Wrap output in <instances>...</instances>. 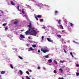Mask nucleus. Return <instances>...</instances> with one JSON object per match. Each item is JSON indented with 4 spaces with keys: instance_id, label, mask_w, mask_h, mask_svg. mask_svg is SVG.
Here are the masks:
<instances>
[{
    "instance_id": "nucleus-31",
    "label": "nucleus",
    "mask_w": 79,
    "mask_h": 79,
    "mask_svg": "<svg viewBox=\"0 0 79 79\" xmlns=\"http://www.w3.org/2000/svg\"><path fill=\"white\" fill-rule=\"evenodd\" d=\"M53 72L55 73V74H56V70H54V71H53Z\"/></svg>"
},
{
    "instance_id": "nucleus-46",
    "label": "nucleus",
    "mask_w": 79,
    "mask_h": 79,
    "mask_svg": "<svg viewBox=\"0 0 79 79\" xmlns=\"http://www.w3.org/2000/svg\"><path fill=\"white\" fill-rule=\"evenodd\" d=\"M40 50H38V53H40Z\"/></svg>"
},
{
    "instance_id": "nucleus-11",
    "label": "nucleus",
    "mask_w": 79,
    "mask_h": 79,
    "mask_svg": "<svg viewBox=\"0 0 79 79\" xmlns=\"http://www.w3.org/2000/svg\"><path fill=\"white\" fill-rule=\"evenodd\" d=\"M48 61L49 63H52V60L51 59H50Z\"/></svg>"
},
{
    "instance_id": "nucleus-29",
    "label": "nucleus",
    "mask_w": 79,
    "mask_h": 79,
    "mask_svg": "<svg viewBox=\"0 0 79 79\" xmlns=\"http://www.w3.org/2000/svg\"><path fill=\"white\" fill-rule=\"evenodd\" d=\"M8 27L7 26H6L5 27V30H7L8 29Z\"/></svg>"
},
{
    "instance_id": "nucleus-26",
    "label": "nucleus",
    "mask_w": 79,
    "mask_h": 79,
    "mask_svg": "<svg viewBox=\"0 0 79 79\" xmlns=\"http://www.w3.org/2000/svg\"><path fill=\"white\" fill-rule=\"evenodd\" d=\"M28 38L29 39H32V38H31V36H29L28 37Z\"/></svg>"
},
{
    "instance_id": "nucleus-12",
    "label": "nucleus",
    "mask_w": 79,
    "mask_h": 79,
    "mask_svg": "<svg viewBox=\"0 0 79 79\" xmlns=\"http://www.w3.org/2000/svg\"><path fill=\"white\" fill-rule=\"evenodd\" d=\"M17 8L18 9V10L19 11H21V10L20 9H19V6H18Z\"/></svg>"
},
{
    "instance_id": "nucleus-54",
    "label": "nucleus",
    "mask_w": 79,
    "mask_h": 79,
    "mask_svg": "<svg viewBox=\"0 0 79 79\" xmlns=\"http://www.w3.org/2000/svg\"><path fill=\"white\" fill-rule=\"evenodd\" d=\"M27 46H28V45H27Z\"/></svg>"
},
{
    "instance_id": "nucleus-21",
    "label": "nucleus",
    "mask_w": 79,
    "mask_h": 79,
    "mask_svg": "<svg viewBox=\"0 0 79 79\" xmlns=\"http://www.w3.org/2000/svg\"><path fill=\"white\" fill-rule=\"evenodd\" d=\"M10 68H12V69H13V65H12V64H10Z\"/></svg>"
},
{
    "instance_id": "nucleus-40",
    "label": "nucleus",
    "mask_w": 79,
    "mask_h": 79,
    "mask_svg": "<svg viewBox=\"0 0 79 79\" xmlns=\"http://www.w3.org/2000/svg\"><path fill=\"white\" fill-rule=\"evenodd\" d=\"M79 65L78 64H76V66H77V67H79Z\"/></svg>"
},
{
    "instance_id": "nucleus-51",
    "label": "nucleus",
    "mask_w": 79,
    "mask_h": 79,
    "mask_svg": "<svg viewBox=\"0 0 79 79\" xmlns=\"http://www.w3.org/2000/svg\"><path fill=\"white\" fill-rule=\"evenodd\" d=\"M7 37H9V36L8 35L7 36Z\"/></svg>"
},
{
    "instance_id": "nucleus-53",
    "label": "nucleus",
    "mask_w": 79,
    "mask_h": 79,
    "mask_svg": "<svg viewBox=\"0 0 79 79\" xmlns=\"http://www.w3.org/2000/svg\"><path fill=\"white\" fill-rule=\"evenodd\" d=\"M27 46H28V45H27Z\"/></svg>"
},
{
    "instance_id": "nucleus-49",
    "label": "nucleus",
    "mask_w": 79,
    "mask_h": 79,
    "mask_svg": "<svg viewBox=\"0 0 79 79\" xmlns=\"http://www.w3.org/2000/svg\"><path fill=\"white\" fill-rule=\"evenodd\" d=\"M30 72H32V71L31 70H30Z\"/></svg>"
},
{
    "instance_id": "nucleus-36",
    "label": "nucleus",
    "mask_w": 79,
    "mask_h": 79,
    "mask_svg": "<svg viewBox=\"0 0 79 79\" xmlns=\"http://www.w3.org/2000/svg\"><path fill=\"white\" fill-rule=\"evenodd\" d=\"M64 52L65 53H66V51L65 49H64Z\"/></svg>"
},
{
    "instance_id": "nucleus-3",
    "label": "nucleus",
    "mask_w": 79,
    "mask_h": 79,
    "mask_svg": "<svg viewBox=\"0 0 79 79\" xmlns=\"http://www.w3.org/2000/svg\"><path fill=\"white\" fill-rule=\"evenodd\" d=\"M31 26H32L31 23H30L29 24L28 26V27H29V31H30V30L31 29H33L34 28V27H31Z\"/></svg>"
},
{
    "instance_id": "nucleus-13",
    "label": "nucleus",
    "mask_w": 79,
    "mask_h": 79,
    "mask_svg": "<svg viewBox=\"0 0 79 79\" xmlns=\"http://www.w3.org/2000/svg\"><path fill=\"white\" fill-rule=\"evenodd\" d=\"M57 22L59 24H61V20H57Z\"/></svg>"
},
{
    "instance_id": "nucleus-1",
    "label": "nucleus",
    "mask_w": 79,
    "mask_h": 79,
    "mask_svg": "<svg viewBox=\"0 0 79 79\" xmlns=\"http://www.w3.org/2000/svg\"><path fill=\"white\" fill-rule=\"evenodd\" d=\"M35 29V28H31L30 30V32H29V34L30 35H35L37 34V31Z\"/></svg>"
},
{
    "instance_id": "nucleus-24",
    "label": "nucleus",
    "mask_w": 79,
    "mask_h": 79,
    "mask_svg": "<svg viewBox=\"0 0 79 79\" xmlns=\"http://www.w3.org/2000/svg\"><path fill=\"white\" fill-rule=\"evenodd\" d=\"M19 58H20V59H21V60H23V57H22L20 56H19Z\"/></svg>"
},
{
    "instance_id": "nucleus-39",
    "label": "nucleus",
    "mask_w": 79,
    "mask_h": 79,
    "mask_svg": "<svg viewBox=\"0 0 79 79\" xmlns=\"http://www.w3.org/2000/svg\"><path fill=\"white\" fill-rule=\"evenodd\" d=\"M35 18H36V20H39V19H38V18H37L36 17H35Z\"/></svg>"
},
{
    "instance_id": "nucleus-27",
    "label": "nucleus",
    "mask_w": 79,
    "mask_h": 79,
    "mask_svg": "<svg viewBox=\"0 0 79 79\" xmlns=\"http://www.w3.org/2000/svg\"><path fill=\"white\" fill-rule=\"evenodd\" d=\"M54 63H55V64H57V61H54Z\"/></svg>"
},
{
    "instance_id": "nucleus-10",
    "label": "nucleus",
    "mask_w": 79,
    "mask_h": 79,
    "mask_svg": "<svg viewBox=\"0 0 79 79\" xmlns=\"http://www.w3.org/2000/svg\"><path fill=\"white\" fill-rule=\"evenodd\" d=\"M37 17L38 18H42V15H39L37 16Z\"/></svg>"
},
{
    "instance_id": "nucleus-15",
    "label": "nucleus",
    "mask_w": 79,
    "mask_h": 79,
    "mask_svg": "<svg viewBox=\"0 0 79 79\" xmlns=\"http://www.w3.org/2000/svg\"><path fill=\"white\" fill-rule=\"evenodd\" d=\"M44 57L46 58H49V56L48 55H47V56H45Z\"/></svg>"
},
{
    "instance_id": "nucleus-23",
    "label": "nucleus",
    "mask_w": 79,
    "mask_h": 79,
    "mask_svg": "<svg viewBox=\"0 0 79 79\" xmlns=\"http://www.w3.org/2000/svg\"><path fill=\"white\" fill-rule=\"evenodd\" d=\"M11 4L12 5H15V3H14V2L13 1H11Z\"/></svg>"
},
{
    "instance_id": "nucleus-19",
    "label": "nucleus",
    "mask_w": 79,
    "mask_h": 79,
    "mask_svg": "<svg viewBox=\"0 0 79 79\" xmlns=\"http://www.w3.org/2000/svg\"><path fill=\"white\" fill-rule=\"evenodd\" d=\"M32 47H34V48H35V47H36V45L35 44H33L32 45Z\"/></svg>"
},
{
    "instance_id": "nucleus-8",
    "label": "nucleus",
    "mask_w": 79,
    "mask_h": 79,
    "mask_svg": "<svg viewBox=\"0 0 79 79\" xmlns=\"http://www.w3.org/2000/svg\"><path fill=\"white\" fill-rule=\"evenodd\" d=\"M48 41V42H53V40H51L49 38H48L47 39Z\"/></svg>"
},
{
    "instance_id": "nucleus-45",
    "label": "nucleus",
    "mask_w": 79,
    "mask_h": 79,
    "mask_svg": "<svg viewBox=\"0 0 79 79\" xmlns=\"http://www.w3.org/2000/svg\"><path fill=\"white\" fill-rule=\"evenodd\" d=\"M20 31L21 32H23V31H24V30H21Z\"/></svg>"
},
{
    "instance_id": "nucleus-42",
    "label": "nucleus",
    "mask_w": 79,
    "mask_h": 79,
    "mask_svg": "<svg viewBox=\"0 0 79 79\" xmlns=\"http://www.w3.org/2000/svg\"><path fill=\"white\" fill-rule=\"evenodd\" d=\"M70 55H73V53H72V52H70Z\"/></svg>"
},
{
    "instance_id": "nucleus-5",
    "label": "nucleus",
    "mask_w": 79,
    "mask_h": 79,
    "mask_svg": "<svg viewBox=\"0 0 79 79\" xmlns=\"http://www.w3.org/2000/svg\"><path fill=\"white\" fill-rule=\"evenodd\" d=\"M20 37L22 38V39H25V37L22 34H20L19 35Z\"/></svg>"
},
{
    "instance_id": "nucleus-18",
    "label": "nucleus",
    "mask_w": 79,
    "mask_h": 79,
    "mask_svg": "<svg viewBox=\"0 0 79 79\" xmlns=\"http://www.w3.org/2000/svg\"><path fill=\"white\" fill-rule=\"evenodd\" d=\"M58 12L57 11H56L55 12V15H58Z\"/></svg>"
},
{
    "instance_id": "nucleus-28",
    "label": "nucleus",
    "mask_w": 79,
    "mask_h": 79,
    "mask_svg": "<svg viewBox=\"0 0 79 79\" xmlns=\"http://www.w3.org/2000/svg\"><path fill=\"white\" fill-rule=\"evenodd\" d=\"M6 25V23H4L2 24L3 26H5Z\"/></svg>"
},
{
    "instance_id": "nucleus-32",
    "label": "nucleus",
    "mask_w": 79,
    "mask_h": 79,
    "mask_svg": "<svg viewBox=\"0 0 79 79\" xmlns=\"http://www.w3.org/2000/svg\"><path fill=\"white\" fill-rule=\"evenodd\" d=\"M76 74L77 76H79V73H76Z\"/></svg>"
},
{
    "instance_id": "nucleus-37",
    "label": "nucleus",
    "mask_w": 79,
    "mask_h": 79,
    "mask_svg": "<svg viewBox=\"0 0 79 79\" xmlns=\"http://www.w3.org/2000/svg\"><path fill=\"white\" fill-rule=\"evenodd\" d=\"M60 62H61V63H63L64 62V61H63V60H60Z\"/></svg>"
},
{
    "instance_id": "nucleus-25",
    "label": "nucleus",
    "mask_w": 79,
    "mask_h": 79,
    "mask_svg": "<svg viewBox=\"0 0 79 79\" xmlns=\"http://www.w3.org/2000/svg\"><path fill=\"white\" fill-rule=\"evenodd\" d=\"M22 11L23 13V14H24V9H22Z\"/></svg>"
},
{
    "instance_id": "nucleus-7",
    "label": "nucleus",
    "mask_w": 79,
    "mask_h": 79,
    "mask_svg": "<svg viewBox=\"0 0 79 79\" xmlns=\"http://www.w3.org/2000/svg\"><path fill=\"white\" fill-rule=\"evenodd\" d=\"M34 49L32 48H29V49L28 50L29 52H31V50H34Z\"/></svg>"
},
{
    "instance_id": "nucleus-6",
    "label": "nucleus",
    "mask_w": 79,
    "mask_h": 79,
    "mask_svg": "<svg viewBox=\"0 0 79 79\" xmlns=\"http://www.w3.org/2000/svg\"><path fill=\"white\" fill-rule=\"evenodd\" d=\"M18 23H19V21H15L14 23V24H15V25L18 24Z\"/></svg>"
},
{
    "instance_id": "nucleus-17",
    "label": "nucleus",
    "mask_w": 79,
    "mask_h": 79,
    "mask_svg": "<svg viewBox=\"0 0 79 79\" xmlns=\"http://www.w3.org/2000/svg\"><path fill=\"white\" fill-rule=\"evenodd\" d=\"M19 71L20 73V74L21 75H22V74H23V72L22 71L20 70H19Z\"/></svg>"
},
{
    "instance_id": "nucleus-20",
    "label": "nucleus",
    "mask_w": 79,
    "mask_h": 79,
    "mask_svg": "<svg viewBox=\"0 0 79 79\" xmlns=\"http://www.w3.org/2000/svg\"><path fill=\"white\" fill-rule=\"evenodd\" d=\"M57 36L58 37H59V38H61V36L59 35H57Z\"/></svg>"
},
{
    "instance_id": "nucleus-52",
    "label": "nucleus",
    "mask_w": 79,
    "mask_h": 79,
    "mask_svg": "<svg viewBox=\"0 0 79 79\" xmlns=\"http://www.w3.org/2000/svg\"><path fill=\"white\" fill-rule=\"evenodd\" d=\"M1 75H0V77H1Z\"/></svg>"
},
{
    "instance_id": "nucleus-16",
    "label": "nucleus",
    "mask_w": 79,
    "mask_h": 79,
    "mask_svg": "<svg viewBox=\"0 0 79 79\" xmlns=\"http://www.w3.org/2000/svg\"><path fill=\"white\" fill-rule=\"evenodd\" d=\"M59 70L60 71L61 73H62L63 71V69H62L61 68L59 69Z\"/></svg>"
},
{
    "instance_id": "nucleus-50",
    "label": "nucleus",
    "mask_w": 79,
    "mask_h": 79,
    "mask_svg": "<svg viewBox=\"0 0 79 79\" xmlns=\"http://www.w3.org/2000/svg\"><path fill=\"white\" fill-rule=\"evenodd\" d=\"M71 56H72V57H74V56H73V55H72Z\"/></svg>"
},
{
    "instance_id": "nucleus-38",
    "label": "nucleus",
    "mask_w": 79,
    "mask_h": 79,
    "mask_svg": "<svg viewBox=\"0 0 79 79\" xmlns=\"http://www.w3.org/2000/svg\"><path fill=\"white\" fill-rule=\"evenodd\" d=\"M59 79H64V78L63 77H59Z\"/></svg>"
},
{
    "instance_id": "nucleus-43",
    "label": "nucleus",
    "mask_w": 79,
    "mask_h": 79,
    "mask_svg": "<svg viewBox=\"0 0 79 79\" xmlns=\"http://www.w3.org/2000/svg\"><path fill=\"white\" fill-rule=\"evenodd\" d=\"M46 28V27H42V29H45Z\"/></svg>"
},
{
    "instance_id": "nucleus-22",
    "label": "nucleus",
    "mask_w": 79,
    "mask_h": 79,
    "mask_svg": "<svg viewBox=\"0 0 79 79\" xmlns=\"http://www.w3.org/2000/svg\"><path fill=\"white\" fill-rule=\"evenodd\" d=\"M44 21V19H40V22H43Z\"/></svg>"
},
{
    "instance_id": "nucleus-44",
    "label": "nucleus",
    "mask_w": 79,
    "mask_h": 79,
    "mask_svg": "<svg viewBox=\"0 0 79 79\" xmlns=\"http://www.w3.org/2000/svg\"><path fill=\"white\" fill-rule=\"evenodd\" d=\"M42 39H44V36H42Z\"/></svg>"
},
{
    "instance_id": "nucleus-35",
    "label": "nucleus",
    "mask_w": 79,
    "mask_h": 79,
    "mask_svg": "<svg viewBox=\"0 0 79 79\" xmlns=\"http://www.w3.org/2000/svg\"><path fill=\"white\" fill-rule=\"evenodd\" d=\"M70 26H73V24L71 23H70Z\"/></svg>"
},
{
    "instance_id": "nucleus-30",
    "label": "nucleus",
    "mask_w": 79,
    "mask_h": 79,
    "mask_svg": "<svg viewBox=\"0 0 79 79\" xmlns=\"http://www.w3.org/2000/svg\"><path fill=\"white\" fill-rule=\"evenodd\" d=\"M26 77L27 78V79H31V78L29 77L28 76H26Z\"/></svg>"
},
{
    "instance_id": "nucleus-34",
    "label": "nucleus",
    "mask_w": 79,
    "mask_h": 79,
    "mask_svg": "<svg viewBox=\"0 0 79 79\" xmlns=\"http://www.w3.org/2000/svg\"><path fill=\"white\" fill-rule=\"evenodd\" d=\"M26 73H27V74L29 75V72H28V71H27L26 72Z\"/></svg>"
},
{
    "instance_id": "nucleus-47",
    "label": "nucleus",
    "mask_w": 79,
    "mask_h": 79,
    "mask_svg": "<svg viewBox=\"0 0 79 79\" xmlns=\"http://www.w3.org/2000/svg\"><path fill=\"white\" fill-rule=\"evenodd\" d=\"M64 30H62V32H64Z\"/></svg>"
},
{
    "instance_id": "nucleus-48",
    "label": "nucleus",
    "mask_w": 79,
    "mask_h": 79,
    "mask_svg": "<svg viewBox=\"0 0 79 79\" xmlns=\"http://www.w3.org/2000/svg\"><path fill=\"white\" fill-rule=\"evenodd\" d=\"M73 42H74V43H76V42H75V41H73Z\"/></svg>"
},
{
    "instance_id": "nucleus-4",
    "label": "nucleus",
    "mask_w": 79,
    "mask_h": 79,
    "mask_svg": "<svg viewBox=\"0 0 79 79\" xmlns=\"http://www.w3.org/2000/svg\"><path fill=\"white\" fill-rule=\"evenodd\" d=\"M30 32V31H29V29H28V30L27 31L25 32V34H26V35H28L29 34V35L30 33H29V32Z\"/></svg>"
},
{
    "instance_id": "nucleus-41",
    "label": "nucleus",
    "mask_w": 79,
    "mask_h": 79,
    "mask_svg": "<svg viewBox=\"0 0 79 79\" xmlns=\"http://www.w3.org/2000/svg\"><path fill=\"white\" fill-rule=\"evenodd\" d=\"M0 11H1V13H3V11H2V10H0Z\"/></svg>"
},
{
    "instance_id": "nucleus-14",
    "label": "nucleus",
    "mask_w": 79,
    "mask_h": 79,
    "mask_svg": "<svg viewBox=\"0 0 79 79\" xmlns=\"http://www.w3.org/2000/svg\"><path fill=\"white\" fill-rule=\"evenodd\" d=\"M59 27H60L62 29H63V27L61 25H59Z\"/></svg>"
},
{
    "instance_id": "nucleus-2",
    "label": "nucleus",
    "mask_w": 79,
    "mask_h": 79,
    "mask_svg": "<svg viewBox=\"0 0 79 79\" xmlns=\"http://www.w3.org/2000/svg\"><path fill=\"white\" fill-rule=\"evenodd\" d=\"M41 50L42 52H43V53H45L48 51V50L47 49L41 48Z\"/></svg>"
},
{
    "instance_id": "nucleus-33",
    "label": "nucleus",
    "mask_w": 79,
    "mask_h": 79,
    "mask_svg": "<svg viewBox=\"0 0 79 79\" xmlns=\"http://www.w3.org/2000/svg\"><path fill=\"white\" fill-rule=\"evenodd\" d=\"M37 68L38 69H40V67L39 66H38Z\"/></svg>"
},
{
    "instance_id": "nucleus-9",
    "label": "nucleus",
    "mask_w": 79,
    "mask_h": 79,
    "mask_svg": "<svg viewBox=\"0 0 79 79\" xmlns=\"http://www.w3.org/2000/svg\"><path fill=\"white\" fill-rule=\"evenodd\" d=\"M5 71H2L1 72V74H5Z\"/></svg>"
}]
</instances>
